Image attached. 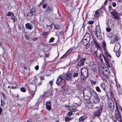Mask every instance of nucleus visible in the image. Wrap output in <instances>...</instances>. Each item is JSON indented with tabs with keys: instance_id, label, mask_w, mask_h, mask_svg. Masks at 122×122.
I'll list each match as a JSON object with an SVG mask.
<instances>
[{
	"instance_id": "31",
	"label": "nucleus",
	"mask_w": 122,
	"mask_h": 122,
	"mask_svg": "<svg viewBox=\"0 0 122 122\" xmlns=\"http://www.w3.org/2000/svg\"><path fill=\"white\" fill-rule=\"evenodd\" d=\"M49 34V33L48 32L43 31L42 33V34L43 36H46L48 35Z\"/></svg>"
},
{
	"instance_id": "41",
	"label": "nucleus",
	"mask_w": 122,
	"mask_h": 122,
	"mask_svg": "<svg viewBox=\"0 0 122 122\" xmlns=\"http://www.w3.org/2000/svg\"><path fill=\"white\" fill-rule=\"evenodd\" d=\"M111 29L110 27L107 28H106V31L108 32H109L111 31Z\"/></svg>"
},
{
	"instance_id": "57",
	"label": "nucleus",
	"mask_w": 122,
	"mask_h": 122,
	"mask_svg": "<svg viewBox=\"0 0 122 122\" xmlns=\"http://www.w3.org/2000/svg\"><path fill=\"white\" fill-rule=\"evenodd\" d=\"M49 83L50 85L51 86L53 84L52 81H49Z\"/></svg>"
},
{
	"instance_id": "45",
	"label": "nucleus",
	"mask_w": 122,
	"mask_h": 122,
	"mask_svg": "<svg viewBox=\"0 0 122 122\" xmlns=\"http://www.w3.org/2000/svg\"><path fill=\"white\" fill-rule=\"evenodd\" d=\"M94 21H93L89 20L88 22V24H91L93 23Z\"/></svg>"
},
{
	"instance_id": "60",
	"label": "nucleus",
	"mask_w": 122,
	"mask_h": 122,
	"mask_svg": "<svg viewBox=\"0 0 122 122\" xmlns=\"http://www.w3.org/2000/svg\"><path fill=\"white\" fill-rule=\"evenodd\" d=\"M22 27L20 25L18 26V28L20 30L21 29Z\"/></svg>"
},
{
	"instance_id": "30",
	"label": "nucleus",
	"mask_w": 122,
	"mask_h": 122,
	"mask_svg": "<svg viewBox=\"0 0 122 122\" xmlns=\"http://www.w3.org/2000/svg\"><path fill=\"white\" fill-rule=\"evenodd\" d=\"M108 10L109 11L110 13H111V11H113V10H114V9H113L112 8L111 6L109 5L108 7Z\"/></svg>"
},
{
	"instance_id": "12",
	"label": "nucleus",
	"mask_w": 122,
	"mask_h": 122,
	"mask_svg": "<svg viewBox=\"0 0 122 122\" xmlns=\"http://www.w3.org/2000/svg\"><path fill=\"white\" fill-rule=\"evenodd\" d=\"M110 108V110L112 112H113L114 110L115 105L113 102L111 101V102L108 104Z\"/></svg>"
},
{
	"instance_id": "62",
	"label": "nucleus",
	"mask_w": 122,
	"mask_h": 122,
	"mask_svg": "<svg viewBox=\"0 0 122 122\" xmlns=\"http://www.w3.org/2000/svg\"><path fill=\"white\" fill-rule=\"evenodd\" d=\"M2 110V109L0 107V114H1Z\"/></svg>"
},
{
	"instance_id": "47",
	"label": "nucleus",
	"mask_w": 122,
	"mask_h": 122,
	"mask_svg": "<svg viewBox=\"0 0 122 122\" xmlns=\"http://www.w3.org/2000/svg\"><path fill=\"white\" fill-rule=\"evenodd\" d=\"M107 67L108 68L107 70H106L105 71L106 72H107V74H109L110 73V71L109 70V69L108 68H110L109 67H108L107 66Z\"/></svg>"
},
{
	"instance_id": "44",
	"label": "nucleus",
	"mask_w": 122,
	"mask_h": 122,
	"mask_svg": "<svg viewBox=\"0 0 122 122\" xmlns=\"http://www.w3.org/2000/svg\"><path fill=\"white\" fill-rule=\"evenodd\" d=\"M78 74L76 72L75 73H74L73 76L74 77H76L78 76Z\"/></svg>"
},
{
	"instance_id": "11",
	"label": "nucleus",
	"mask_w": 122,
	"mask_h": 122,
	"mask_svg": "<svg viewBox=\"0 0 122 122\" xmlns=\"http://www.w3.org/2000/svg\"><path fill=\"white\" fill-rule=\"evenodd\" d=\"M88 91V90H87ZM88 92L89 93L90 96L92 95L94 98L97 97H98L97 94L93 90H92V91H91V90L90 89L88 90Z\"/></svg>"
},
{
	"instance_id": "43",
	"label": "nucleus",
	"mask_w": 122,
	"mask_h": 122,
	"mask_svg": "<svg viewBox=\"0 0 122 122\" xmlns=\"http://www.w3.org/2000/svg\"><path fill=\"white\" fill-rule=\"evenodd\" d=\"M46 63L44 62L43 63V64L42 66V68L43 69L45 68L46 66Z\"/></svg>"
},
{
	"instance_id": "49",
	"label": "nucleus",
	"mask_w": 122,
	"mask_h": 122,
	"mask_svg": "<svg viewBox=\"0 0 122 122\" xmlns=\"http://www.w3.org/2000/svg\"><path fill=\"white\" fill-rule=\"evenodd\" d=\"M68 116H71L72 115V113L71 112H69L67 113Z\"/></svg>"
},
{
	"instance_id": "16",
	"label": "nucleus",
	"mask_w": 122,
	"mask_h": 122,
	"mask_svg": "<svg viewBox=\"0 0 122 122\" xmlns=\"http://www.w3.org/2000/svg\"><path fill=\"white\" fill-rule=\"evenodd\" d=\"M107 26L109 27L112 28L113 27L114 25L113 21L111 20H109L107 22Z\"/></svg>"
},
{
	"instance_id": "46",
	"label": "nucleus",
	"mask_w": 122,
	"mask_h": 122,
	"mask_svg": "<svg viewBox=\"0 0 122 122\" xmlns=\"http://www.w3.org/2000/svg\"><path fill=\"white\" fill-rule=\"evenodd\" d=\"M20 90L21 92H25L26 91L25 90L23 87H21L20 88Z\"/></svg>"
},
{
	"instance_id": "3",
	"label": "nucleus",
	"mask_w": 122,
	"mask_h": 122,
	"mask_svg": "<svg viewBox=\"0 0 122 122\" xmlns=\"http://www.w3.org/2000/svg\"><path fill=\"white\" fill-rule=\"evenodd\" d=\"M91 38L90 34L88 33H86L83 38V43L84 44H87L88 42H89L90 40H91Z\"/></svg>"
},
{
	"instance_id": "18",
	"label": "nucleus",
	"mask_w": 122,
	"mask_h": 122,
	"mask_svg": "<svg viewBox=\"0 0 122 122\" xmlns=\"http://www.w3.org/2000/svg\"><path fill=\"white\" fill-rule=\"evenodd\" d=\"M114 39H111V43L112 44L114 43L115 42L119 40L118 38L115 35L114 37Z\"/></svg>"
},
{
	"instance_id": "36",
	"label": "nucleus",
	"mask_w": 122,
	"mask_h": 122,
	"mask_svg": "<svg viewBox=\"0 0 122 122\" xmlns=\"http://www.w3.org/2000/svg\"><path fill=\"white\" fill-rule=\"evenodd\" d=\"M113 35V33H112L111 32L108 33V35H107V36L109 38H112Z\"/></svg>"
},
{
	"instance_id": "54",
	"label": "nucleus",
	"mask_w": 122,
	"mask_h": 122,
	"mask_svg": "<svg viewBox=\"0 0 122 122\" xmlns=\"http://www.w3.org/2000/svg\"><path fill=\"white\" fill-rule=\"evenodd\" d=\"M91 82L92 84L95 85L96 84V82L94 81L93 80H91Z\"/></svg>"
},
{
	"instance_id": "42",
	"label": "nucleus",
	"mask_w": 122,
	"mask_h": 122,
	"mask_svg": "<svg viewBox=\"0 0 122 122\" xmlns=\"http://www.w3.org/2000/svg\"><path fill=\"white\" fill-rule=\"evenodd\" d=\"M96 89L97 91L99 92H101V90L99 87L98 86H97L96 87Z\"/></svg>"
},
{
	"instance_id": "23",
	"label": "nucleus",
	"mask_w": 122,
	"mask_h": 122,
	"mask_svg": "<svg viewBox=\"0 0 122 122\" xmlns=\"http://www.w3.org/2000/svg\"><path fill=\"white\" fill-rule=\"evenodd\" d=\"M89 42H88L87 44H84L83 43V45L85 46L84 48L85 49H87L89 47L90 44L89 43Z\"/></svg>"
},
{
	"instance_id": "61",
	"label": "nucleus",
	"mask_w": 122,
	"mask_h": 122,
	"mask_svg": "<svg viewBox=\"0 0 122 122\" xmlns=\"http://www.w3.org/2000/svg\"><path fill=\"white\" fill-rule=\"evenodd\" d=\"M22 31L23 32L24 31V30L25 28L23 25H22Z\"/></svg>"
},
{
	"instance_id": "33",
	"label": "nucleus",
	"mask_w": 122,
	"mask_h": 122,
	"mask_svg": "<svg viewBox=\"0 0 122 122\" xmlns=\"http://www.w3.org/2000/svg\"><path fill=\"white\" fill-rule=\"evenodd\" d=\"M116 86L117 88V89H121V87L120 84L118 82L116 83Z\"/></svg>"
},
{
	"instance_id": "15",
	"label": "nucleus",
	"mask_w": 122,
	"mask_h": 122,
	"mask_svg": "<svg viewBox=\"0 0 122 122\" xmlns=\"http://www.w3.org/2000/svg\"><path fill=\"white\" fill-rule=\"evenodd\" d=\"M63 78L62 76L60 75L57 78L56 81V84L57 85H59L63 80Z\"/></svg>"
},
{
	"instance_id": "22",
	"label": "nucleus",
	"mask_w": 122,
	"mask_h": 122,
	"mask_svg": "<svg viewBox=\"0 0 122 122\" xmlns=\"http://www.w3.org/2000/svg\"><path fill=\"white\" fill-rule=\"evenodd\" d=\"M86 118V116H82L79 118V121L80 122H83L85 120Z\"/></svg>"
},
{
	"instance_id": "9",
	"label": "nucleus",
	"mask_w": 122,
	"mask_h": 122,
	"mask_svg": "<svg viewBox=\"0 0 122 122\" xmlns=\"http://www.w3.org/2000/svg\"><path fill=\"white\" fill-rule=\"evenodd\" d=\"M65 79L69 81H71L72 80L73 78V76L70 73L66 74L65 76Z\"/></svg>"
},
{
	"instance_id": "13",
	"label": "nucleus",
	"mask_w": 122,
	"mask_h": 122,
	"mask_svg": "<svg viewBox=\"0 0 122 122\" xmlns=\"http://www.w3.org/2000/svg\"><path fill=\"white\" fill-rule=\"evenodd\" d=\"M116 113L115 115V116L117 118V119L119 121L121 120V117L120 114L118 110L116 111Z\"/></svg>"
},
{
	"instance_id": "32",
	"label": "nucleus",
	"mask_w": 122,
	"mask_h": 122,
	"mask_svg": "<svg viewBox=\"0 0 122 122\" xmlns=\"http://www.w3.org/2000/svg\"><path fill=\"white\" fill-rule=\"evenodd\" d=\"M99 15L98 12L97 11H96L94 14V16L95 17L98 18L99 17Z\"/></svg>"
},
{
	"instance_id": "56",
	"label": "nucleus",
	"mask_w": 122,
	"mask_h": 122,
	"mask_svg": "<svg viewBox=\"0 0 122 122\" xmlns=\"http://www.w3.org/2000/svg\"><path fill=\"white\" fill-rule=\"evenodd\" d=\"M39 66L38 65H37L35 67V69L37 71L39 69Z\"/></svg>"
},
{
	"instance_id": "53",
	"label": "nucleus",
	"mask_w": 122,
	"mask_h": 122,
	"mask_svg": "<svg viewBox=\"0 0 122 122\" xmlns=\"http://www.w3.org/2000/svg\"><path fill=\"white\" fill-rule=\"evenodd\" d=\"M25 38H26L27 40H28L29 39V36L26 35H25Z\"/></svg>"
},
{
	"instance_id": "39",
	"label": "nucleus",
	"mask_w": 122,
	"mask_h": 122,
	"mask_svg": "<svg viewBox=\"0 0 122 122\" xmlns=\"http://www.w3.org/2000/svg\"><path fill=\"white\" fill-rule=\"evenodd\" d=\"M11 16V19L12 20H13L14 22H15V18L14 16V14L13 15H12Z\"/></svg>"
},
{
	"instance_id": "25",
	"label": "nucleus",
	"mask_w": 122,
	"mask_h": 122,
	"mask_svg": "<svg viewBox=\"0 0 122 122\" xmlns=\"http://www.w3.org/2000/svg\"><path fill=\"white\" fill-rule=\"evenodd\" d=\"M74 49V48H70L66 52V54L68 56L72 51V50Z\"/></svg>"
},
{
	"instance_id": "64",
	"label": "nucleus",
	"mask_w": 122,
	"mask_h": 122,
	"mask_svg": "<svg viewBox=\"0 0 122 122\" xmlns=\"http://www.w3.org/2000/svg\"><path fill=\"white\" fill-rule=\"evenodd\" d=\"M107 0H105L104 2V4L105 5L107 3Z\"/></svg>"
},
{
	"instance_id": "37",
	"label": "nucleus",
	"mask_w": 122,
	"mask_h": 122,
	"mask_svg": "<svg viewBox=\"0 0 122 122\" xmlns=\"http://www.w3.org/2000/svg\"><path fill=\"white\" fill-rule=\"evenodd\" d=\"M92 71L94 73H97V71L96 68L95 67L93 68L92 69Z\"/></svg>"
},
{
	"instance_id": "29",
	"label": "nucleus",
	"mask_w": 122,
	"mask_h": 122,
	"mask_svg": "<svg viewBox=\"0 0 122 122\" xmlns=\"http://www.w3.org/2000/svg\"><path fill=\"white\" fill-rule=\"evenodd\" d=\"M87 77L86 76L85 77V76H82L81 77V81L83 82H85Z\"/></svg>"
},
{
	"instance_id": "35",
	"label": "nucleus",
	"mask_w": 122,
	"mask_h": 122,
	"mask_svg": "<svg viewBox=\"0 0 122 122\" xmlns=\"http://www.w3.org/2000/svg\"><path fill=\"white\" fill-rule=\"evenodd\" d=\"M100 86L104 90H105V84L104 83H102L100 85Z\"/></svg>"
},
{
	"instance_id": "40",
	"label": "nucleus",
	"mask_w": 122,
	"mask_h": 122,
	"mask_svg": "<svg viewBox=\"0 0 122 122\" xmlns=\"http://www.w3.org/2000/svg\"><path fill=\"white\" fill-rule=\"evenodd\" d=\"M35 13V11H31L29 12V14L30 15L32 16L33 15V14Z\"/></svg>"
},
{
	"instance_id": "4",
	"label": "nucleus",
	"mask_w": 122,
	"mask_h": 122,
	"mask_svg": "<svg viewBox=\"0 0 122 122\" xmlns=\"http://www.w3.org/2000/svg\"><path fill=\"white\" fill-rule=\"evenodd\" d=\"M113 11H111V17L117 20H119L120 17L119 16V14L118 13L115 9L113 10Z\"/></svg>"
},
{
	"instance_id": "59",
	"label": "nucleus",
	"mask_w": 122,
	"mask_h": 122,
	"mask_svg": "<svg viewBox=\"0 0 122 122\" xmlns=\"http://www.w3.org/2000/svg\"><path fill=\"white\" fill-rule=\"evenodd\" d=\"M4 104V102L3 101H2V100H1V104L2 105H3Z\"/></svg>"
},
{
	"instance_id": "58",
	"label": "nucleus",
	"mask_w": 122,
	"mask_h": 122,
	"mask_svg": "<svg viewBox=\"0 0 122 122\" xmlns=\"http://www.w3.org/2000/svg\"><path fill=\"white\" fill-rule=\"evenodd\" d=\"M27 122H33V120L32 119H29L27 121Z\"/></svg>"
},
{
	"instance_id": "51",
	"label": "nucleus",
	"mask_w": 122,
	"mask_h": 122,
	"mask_svg": "<svg viewBox=\"0 0 122 122\" xmlns=\"http://www.w3.org/2000/svg\"><path fill=\"white\" fill-rule=\"evenodd\" d=\"M67 54L66 53L64 55H63L62 57L61 58H64L65 57H66L67 56H68V55H67Z\"/></svg>"
},
{
	"instance_id": "52",
	"label": "nucleus",
	"mask_w": 122,
	"mask_h": 122,
	"mask_svg": "<svg viewBox=\"0 0 122 122\" xmlns=\"http://www.w3.org/2000/svg\"><path fill=\"white\" fill-rule=\"evenodd\" d=\"M112 5L113 6L115 7L116 5V3L115 2H113L112 3Z\"/></svg>"
},
{
	"instance_id": "55",
	"label": "nucleus",
	"mask_w": 122,
	"mask_h": 122,
	"mask_svg": "<svg viewBox=\"0 0 122 122\" xmlns=\"http://www.w3.org/2000/svg\"><path fill=\"white\" fill-rule=\"evenodd\" d=\"M110 95L111 97L112 98L114 96L113 92L111 91L110 92Z\"/></svg>"
},
{
	"instance_id": "7",
	"label": "nucleus",
	"mask_w": 122,
	"mask_h": 122,
	"mask_svg": "<svg viewBox=\"0 0 122 122\" xmlns=\"http://www.w3.org/2000/svg\"><path fill=\"white\" fill-rule=\"evenodd\" d=\"M81 74L82 76L85 77L87 76L88 75V72L87 69L86 68L82 69L81 70Z\"/></svg>"
},
{
	"instance_id": "10",
	"label": "nucleus",
	"mask_w": 122,
	"mask_h": 122,
	"mask_svg": "<svg viewBox=\"0 0 122 122\" xmlns=\"http://www.w3.org/2000/svg\"><path fill=\"white\" fill-rule=\"evenodd\" d=\"M113 51L115 52L116 53V56L118 57H119L120 54V48H118L117 46H115Z\"/></svg>"
},
{
	"instance_id": "19",
	"label": "nucleus",
	"mask_w": 122,
	"mask_h": 122,
	"mask_svg": "<svg viewBox=\"0 0 122 122\" xmlns=\"http://www.w3.org/2000/svg\"><path fill=\"white\" fill-rule=\"evenodd\" d=\"M100 99L99 97H95L93 99V102L95 104H97L98 103Z\"/></svg>"
},
{
	"instance_id": "14",
	"label": "nucleus",
	"mask_w": 122,
	"mask_h": 122,
	"mask_svg": "<svg viewBox=\"0 0 122 122\" xmlns=\"http://www.w3.org/2000/svg\"><path fill=\"white\" fill-rule=\"evenodd\" d=\"M46 104L47 109L48 110H51V102L49 101H47L46 102Z\"/></svg>"
},
{
	"instance_id": "26",
	"label": "nucleus",
	"mask_w": 122,
	"mask_h": 122,
	"mask_svg": "<svg viewBox=\"0 0 122 122\" xmlns=\"http://www.w3.org/2000/svg\"><path fill=\"white\" fill-rule=\"evenodd\" d=\"M72 119L71 117H66L65 118V120L66 122H69Z\"/></svg>"
},
{
	"instance_id": "17",
	"label": "nucleus",
	"mask_w": 122,
	"mask_h": 122,
	"mask_svg": "<svg viewBox=\"0 0 122 122\" xmlns=\"http://www.w3.org/2000/svg\"><path fill=\"white\" fill-rule=\"evenodd\" d=\"M26 28L29 30H31L32 28V25L31 24L28 23L25 25Z\"/></svg>"
},
{
	"instance_id": "63",
	"label": "nucleus",
	"mask_w": 122,
	"mask_h": 122,
	"mask_svg": "<svg viewBox=\"0 0 122 122\" xmlns=\"http://www.w3.org/2000/svg\"><path fill=\"white\" fill-rule=\"evenodd\" d=\"M44 2V1H43V0H42L40 3V5H40L41 4H43Z\"/></svg>"
},
{
	"instance_id": "28",
	"label": "nucleus",
	"mask_w": 122,
	"mask_h": 122,
	"mask_svg": "<svg viewBox=\"0 0 122 122\" xmlns=\"http://www.w3.org/2000/svg\"><path fill=\"white\" fill-rule=\"evenodd\" d=\"M6 15L7 16H11L12 15H14V14L13 12L9 11L6 14Z\"/></svg>"
},
{
	"instance_id": "5",
	"label": "nucleus",
	"mask_w": 122,
	"mask_h": 122,
	"mask_svg": "<svg viewBox=\"0 0 122 122\" xmlns=\"http://www.w3.org/2000/svg\"><path fill=\"white\" fill-rule=\"evenodd\" d=\"M96 108L97 110L94 111L93 112V114L95 117H99L102 112V109L101 108H99L98 107H96Z\"/></svg>"
},
{
	"instance_id": "24",
	"label": "nucleus",
	"mask_w": 122,
	"mask_h": 122,
	"mask_svg": "<svg viewBox=\"0 0 122 122\" xmlns=\"http://www.w3.org/2000/svg\"><path fill=\"white\" fill-rule=\"evenodd\" d=\"M106 44L104 41H103L102 42V47L103 48V50L104 51H106Z\"/></svg>"
},
{
	"instance_id": "2",
	"label": "nucleus",
	"mask_w": 122,
	"mask_h": 122,
	"mask_svg": "<svg viewBox=\"0 0 122 122\" xmlns=\"http://www.w3.org/2000/svg\"><path fill=\"white\" fill-rule=\"evenodd\" d=\"M95 35L96 36L98 39L101 40L102 38L101 34L100 26L99 25L96 26L95 30Z\"/></svg>"
},
{
	"instance_id": "20",
	"label": "nucleus",
	"mask_w": 122,
	"mask_h": 122,
	"mask_svg": "<svg viewBox=\"0 0 122 122\" xmlns=\"http://www.w3.org/2000/svg\"><path fill=\"white\" fill-rule=\"evenodd\" d=\"M85 90L83 91V94L84 95V99L87 101L88 100L90 97V96L89 95H84L85 93L84 92Z\"/></svg>"
},
{
	"instance_id": "6",
	"label": "nucleus",
	"mask_w": 122,
	"mask_h": 122,
	"mask_svg": "<svg viewBox=\"0 0 122 122\" xmlns=\"http://www.w3.org/2000/svg\"><path fill=\"white\" fill-rule=\"evenodd\" d=\"M77 107V103L74 104L73 106H69L68 107V109L72 112H74L76 111V108Z\"/></svg>"
},
{
	"instance_id": "48",
	"label": "nucleus",
	"mask_w": 122,
	"mask_h": 122,
	"mask_svg": "<svg viewBox=\"0 0 122 122\" xmlns=\"http://www.w3.org/2000/svg\"><path fill=\"white\" fill-rule=\"evenodd\" d=\"M54 40V38L53 37H51L49 40V41L51 42H52Z\"/></svg>"
},
{
	"instance_id": "50",
	"label": "nucleus",
	"mask_w": 122,
	"mask_h": 122,
	"mask_svg": "<svg viewBox=\"0 0 122 122\" xmlns=\"http://www.w3.org/2000/svg\"><path fill=\"white\" fill-rule=\"evenodd\" d=\"M47 5L46 4H44L43 5L42 7L43 8L45 9L46 6Z\"/></svg>"
},
{
	"instance_id": "34",
	"label": "nucleus",
	"mask_w": 122,
	"mask_h": 122,
	"mask_svg": "<svg viewBox=\"0 0 122 122\" xmlns=\"http://www.w3.org/2000/svg\"><path fill=\"white\" fill-rule=\"evenodd\" d=\"M118 93L119 95H121L122 94V89L121 88L118 89Z\"/></svg>"
},
{
	"instance_id": "1",
	"label": "nucleus",
	"mask_w": 122,
	"mask_h": 122,
	"mask_svg": "<svg viewBox=\"0 0 122 122\" xmlns=\"http://www.w3.org/2000/svg\"><path fill=\"white\" fill-rule=\"evenodd\" d=\"M105 51L104 54L107 58L103 55V57L105 61L106 65L108 67L110 68V65L111 66V64L112 63L111 61V56L109 53L107 52L106 51Z\"/></svg>"
},
{
	"instance_id": "8",
	"label": "nucleus",
	"mask_w": 122,
	"mask_h": 122,
	"mask_svg": "<svg viewBox=\"0 0 122 122\" xmlns=\"http://www.w3.org/2000/svg\"><path fill=\"white\" fill-rule=\"evenodd\" d=\"M86 59L85 58H81L80 59H78L77 61H78L77 66H82L84 65V62Z\"/></svg>"
},
{
	"instance_id": "21",
	"label": "nucleus",
	"mask_w": 122,
	"mask_h": 122,
	"mask_svg": "<svg viewBox=\"0 0 122 122\" xmlns=\"http://www.w3.org/2000/svg\"><path fill=\"white\" fill-rule=\"evenodd\" d=\"M53 11L52 8L48 7L46 9L45 12L46 13H49L51 12H52Z\"/></svg>"
},
{
	"instance_id": "38",
	"label": "nucleus",
	"mask_w": 122,
	"mask_h": 122,
	"mask_svg": "<svg viewBox=\"0 0 122 122\" xmlns=\"http://www.w3.org/2000/svg\"><path fill=\"white\" fill-rule=\"evenodd\" d=\"M95 46L98 48L100 49V47L99 45L98 44V43L97 42L96 43V44H95Z\"/></svg>"
},
{
	"instance_id": "27",
	"label": "nucleus",
	"mask_w": 122,
	"mask_h": 122,
	"mask_svg": "<svg viewBox=\"0 0 122 122\" xmlns=\"http://www.w3.org/2000/svg\"><path fill=\"white\" fill-rule=\"evenodd\" d=\"M91 40H92L91 42V44L92 46L95 45L97 42L93 39H92Z\"/></svg>"
}]
</instances>
